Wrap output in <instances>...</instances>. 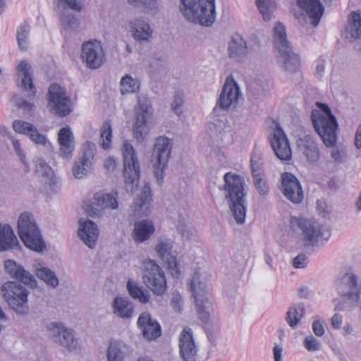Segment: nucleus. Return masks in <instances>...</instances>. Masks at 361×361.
<instances>
[{
	"label": "nucleus",
	"instance_id": "nucleus-1",
	"mask_svg": "<svg viewBox=\"0 0 361 361\" xmlns=\"http://www.w3.org/2000/svg\"><path fill=\"white\" fill-rule=\"evenodd\" d=\"M224 188L229 208L237 224H243L246 216L245 192L241 176L227 173L224 175Z\"/></svg>",
	"mask_w": 361,
	"mask_h": 361
},
{
	"label": "nucleus",
	"instance_id": "nucleus-2",
	"mask_svg": "<svg viewBox=\"0 0 361 361\" xmlns=\"http://www.w3.org/2000/svg\"><path fill=\"white\" fill-rule=\"evenodd\" d=\"M274 44L280 67L288 73L298 72L300 67V58L293 51L287 38L286 27L281 23L274 25Z\"/></svg>",
	"mask_w": 361,
	"mask_h": 361
},
{
	"label": "nucleus",
	"instance_id": "nucleus-3",
	"mask_svg": "<svg viewBox=\"0 0 361 361\" xmlns=\"http://www.w3.org/2000/svg\"><path fill=\"white\" fill-rule=\"evenodd\" d=\"M180 10L187 20L211 26L216 20L215 0H181Z\"/></svg>",
	"mask_w": 361,
	"mask_h": 361
},
{
	"label": "nucleus",
	"instance_id": "nucleus-4",
	"mask_svg": "<svg viewBox=\"0 0 361 361\" xmlns=\"http://www.w3.org/2000/svg\"><path fill=\"white\" fill-rule=\"evenodd\" d=\"M319 109L312 111V121L316 132L326 147L334 146L337 140L338 124L331 109L324 104L317 103Z\"/></svg>",
	"mask_w": 361,
	"mask_h": 361
},
{
	"label": "nucleus",
	"instance_id": "nucleus-5",
	"mask_svg": "<svg viewBox=\"0 0 361 361\" xmlns=\"http://www.w3.org/2000/svg\"><path fill=\"white\" fill-rule=\"evenodd\" d=\"M153 120V109L149 97L139 95L134 106V123L133 130L135 138L142 142L150 130Z\"/></svg>",
	"mask_w": 361,
	"mask_h": 361
},
{
	"label": "nucleus",
	"instance_id": "nucleus-6",
	"mask_svg": "<svg viewBox=\"0 0 361 361\" xmlns=\"http://www.w3.org/2000/svg\"><path fill=\"white\" fill-rule=\"evenodd\" d=\"M191 289L200 319L207 323L209 319L212 307V303L209 298L210 290L209 279L200 271L195 272L191 280Z\"/></svg>",
	"mask_w": 361,
	"mask_h": 361
},
{
	"label": "nucleus",
	"instance_id": "nucleus-7",
	"mask_svg": "<svg viewBox=\"0 0 361 361\" xmlns=\"http://www.w3.org/2000/svg\"><path fill=\"white\" fill-rule=\"evenodd\" d=\"M18 228L19 236L27 247L38 252L43 251L46 245L31 214L24 212L20 215Z\"/></svg>",
	"mask_w": 361,
	"mask_h": 361
},
{
	"label": "nucleus",
	"instance_id": "nucleus-8",
	"mask_svg": "<svg viewBox=\"0 0 361 361\" xmlns=\"http://www.w3.org/2000/svg\"><path fill=\"white\" fill-rule=\"evenodd\" d=\"M122 153L126 188L128 192L133 193L140 180V163L134 147L127 141L123 144Z\"/></svg>",
	"mask_w": 361,
	"mask_h": 361
},
{
	"label": "nucleus",
	"instance_id": "nucleus-9",
	"mask_svg": "<svg viewBox=\"0 0 361 361\" xmlns=\"http://www.w3.org/2000/svg\"><path fill=\"white\" fill-rule=\"evenodd\" d=\"M1 290L6 302L16 313L21 315L28 313L29 291L22 284L16 281H8L3 285Z\"/></svg>",
	"mask_w": 361,
	"mask_h": 361
},
{
	"label": "nucleus",
	"instance_id": "nucleus-10",
	"mask_svg": "<svg viewBox=\"0 0 361 361\" xmlns=\"http://www.w3.org/2000/svg\"><path fill=\"white\" fill-rule=\"evenodd\" d=\"M173 146V140L164 135L157 137L154 141L151 160L154 175L159 183L164 179V171L171 157Z\"/></svg>",
	"mask_w": 361,
	"mask_h": 361
},
{
	"label": "nucleus",
	"instance_id": "nucleus-11",
	"mask_svg": "<svg viewBox=\"0 0 361 361\" xmlns=\"http://www.w3.org/2000/svg\"><path fill=\"white\" fill-rule=\"evenodd\" d=\"M117 195V192H96L85 204L84 210L92 217H102L104 215L106 210H114L118 208Z\"/></svg>",
	"mask_w": 361,
	"mask_h": 361
},
{
	"label": "nucleus",
	"instance_id": "nucleus-12",
	"mask_svg": "<svg viewBox=\"0 0 361 361\" xmlns=\"http://www.w3.org/2000/svg\"><path fill=\"white\" fill-rule=\"evenodd\" d=\"M143 282L153 293L162 295L166 290V281L164 272L153 260L144 262Z\"/></svg>",
	"mask_w": 361,
	"mask_h": 361
},
{
	"label": "nucleus",
	"instance_id": "nucleus-13",
	"mask_svg": "<svg viewBox=\"0 0 361 361\" xmlns=\"http://www.w3.org/2000/svg\"><path fill=\"white\" fill-rule=\"evenodd\" d=\"M338 294L344 300L356 303L361 295V281L353 273H347L341 276L336 283Z\"/></svg>",
	"mask_w": 361,
	"mask_h": 361
},
{
	"label": "nucleus",
	"instance_id": "nucleus-14",
	"mask_svg": "<svg viewBox=\"0 0 361 361\" xmlns=\"http://www.w3.org/2000/svg\"><path fill=\"white\" fill-rule=\"evenodd\" d=\"M47 329L54 342L64 346L70 351L77 348L78 341L74 336L73 331L66 328L62 322H51L47 324Z\"/></svg>",
	"mask_w": 361,
	"mask_h": 361
},
{
	"label": "nucleus",
	"instance_id": "nucleus-15",
	"mask_svg": "<svg viewBox=\"0 0 361 361\" xmlns=\"http://www.w3.org/2000/svg\"><path fill=\"white\" fill-rule=\"evenodd\" d=\"M81 57L87 68L97 69L105 61V53L101 42L97 40L85 42L81 47Z\"/></svg>",
	"mask_w": 361,
	"mask_h": 361
},
{
	"label": "nucleus",
	"instance_id": "nucleus-16",
	"mask_svg": "<svg viewBox=\"0 0 361 361\" xmlns=\"http://www.w3.org/2000/svg\"><path fill=\"white\" fill-rule=\"evenodd\" d=\"M49 106L60 116L69 114L73 109L66 90L57 84H52L49 88Z\"/></svg>",
	"mask_w": 361,
	"mask_h": 361
},
{
	"label": "nucleus",
	"instance_id": "nucleus-17",
	"mask_svg": "<svg viewBox=\"0 0 361 361\" xmlns=\"http://www.w3.org/2000/svg\"><path fill=\"white\" fill-rule=\"evenodd\" d=\"M97 146L94 143L87 142L84 146L82 155L75 160L73 167V176L77 179L86 177L91 171L94 159Z\"/></svg>",
	"mask_w": 361,
	"mask_h": 361
},
{
	"label": "nucleus",
	"instance_id": "nucleus-18",
	"mask_svg": "<svg viewBox=\"0 0 361 361\" xmlns=\"http://www.w3.org/2000/svg\"><path fill=\"white\" fill-rule=\"evenodd\" d=\"M270 143L276 156L282 161H289L292 158L289 142L283 129L279 123L275 125L271 137Z\"/></svg>",
	"mask_w": 361,
	"mask_h": 361
},
{
	"label": "nucleus",
	"instance_id": "nucleus-19",
	"mask_svg": "<svg viewBox=\"0 0 361 361\" xmlns=\"http://www.w3.org/2000/svg\"><path fill=\"white\" fill-rule=\"evenodd\" d=\"M281 191L283 195L294 204H299L303 200V191L299 180L290 173L281 176Z\"/></svg>",
	"mask_w": 361,
	"mask_h": 361
},
{
	"label": "nucleus",
	"instance_id": "nucleus-20",
	"mask_svg": "<svg viewBox=\"0 0 361 361\" xmlns=\"http://www.w3.org/2000/svg\"><path fill=\"white\" fill-rule=\"evenodd\" d=\"M299 226L311 245H322L329 238V232L316 221L304 219L299 222Z\"/></svg>",
	"mask_w": 361,
	"mask_h": 361
},
{
	"label": "nucleus",
	"instance_id": "nucleus-21",
	"mask_svg": "<svg viewBox=\"0 0 361 361\" xmlns=\"http://www.w3.org/2000/svg\"><path fill=\"white\" fill-rule=\"evenodd\" d=\"M241 96L240 87L233 78L230 75L226 78L222 90L219 95L218 104L220 108L227 110L235 106Z\"/></svg>",
	"mask_w": 361,
	"mask_h": 361
},
{
	"label": "nucleus",
	"instance_id": "nucleus-22",
	"mask_svg": "<svg viewBox=\"0 0 361 361\" xmlns=\"http://www.w3.org/2000/svg\"><path fill=\"white\" fill-rule=\"evenodd\" d=\"M137 326L143 337L147 340H154L161 336V331L159 324L147 312L140 314Z\"/></svg>",
	"mask_w": 361,
	"mask_h": 361
},
{
	"label": "nucleus",
	"instance_id": "nucleus-23",
	"mask_svg": "<svg viewBox=\"0 0 361 361\" xmlns=\"http://www.w3.org/2000/svg\"><path fill=\"white\" fill-rule=\"evenodd\" d=\"M179 348L181 357L185 361H195L197 348L191 329H183L179 338Z\"/></svg>",
	"mask_w": 361,
	"mask_h": 361
},
{
	"label": "nucleus",
	"instance_id": "nucleus-24",
	"mask_svg": "<svg viewBox=\"0 0 361 361\" xmlns=\"http://www.w3.org/2000/svg\"><path fill=\"white\" fill-rule=\"evenodd\" d=\"M128 28L132 37L140 43L148 42L153 32L149 24L140 18L129 20Z\"/></svg>",
	"mask_w": 361,
	"mask_h": 361
},
{
	"label": "nucleus",
	"instance_id": "nucleus-25",
	"mask_svg": "<svg viewBox=\"0 0 361 361\" xmlns=\"http://www.w3.org/2000/svg\"><path fill=\"white\" fill-rule=\"evenodd\" d=\"M80 226L78 230V235L84 243L92 249L96 245L99 236V228L92 221L80 219Z\"/></svg>",
	"mask_w": 361,
	"mask_h": 361
},
{
	"label": "nucleus",
	"instance_id": "nucleus-26",
	"mask_svg": "<svg viewBox=\"0 0 361 361\" xmlns=\"http://www.w3.org/2000/svg\"><path fill=\"white\" fill-rule=\"evenodd\" d=\"M18 80H20V87L28 92L31 97L35 94V88L32 81L31 66L25 60L21 61L16 67Z\"/></svg>",
	"mask_w": 361,
	"mask_h": 361
},
{
	"label": "nucleus",
	"instance_id": "nucleus-27",
	"mask_svg": "<svg viewBox=\"0 0 361 361\" xmlns=\"http://www.w3.org/2000/svg\"><path fill=\"white\" fill-rule=\"evenodd\" d=\"M59 154L63 159H71L75 150V138L71 128H62L58 133Z\"/></svg>",
	"mask_w": 361,
	"mask_h": 361
},
{
	"label": "nucleus",
	"instance_id": "nucleus-28",
	"mask_svg": "<svg viewBox=\"0 0 361 361\" xmlns=\"http://www.w3.org/2000/svg\"><path fill=\"white\" fill-rule=\"evenodd\" d=\"M229 56L237 61H242L249 54L247 41L240 35L232 37L228 48Z\"/></svg>",
	"mask_w": 361,
	"mask_h": 361
},
{
	"label": "nucleus",
	"instance_id": "nucleus-29",
	"mask_svg": "<svg viewBox=\"0 0 361 361\" xmlns=\"http://www.w3.org/2000/svg\"><path fill=\"white\" fill-rule=\"evenodd\" d=\"M6 271L13 277L20 280L25 284L33 286L36 283L35 277L27 271L25 270L23 266L18 264L13 260H6L4 263Z\"/></svg>",
	"mask_w": 361,
	"mask_h": 361
},
{
	"label": "nucleus",
	"instance_id": "nucleus-30",
	"mask_svg": "<svg viewBox=\"0 0 361 361\" xmlns=\"http://www.w3.org/2000/svg\"><path fill=\"white\" fill-rule=\"evenodd\" d=\"M298 6L304 10L311 23L316 26L319 24L323 14L324 8L319 0H298Z\"/></svg>",
	"mask_w": 361,
	"mask_h": 361
},
{
	"label": "nucleus",
	"instance_id": "nucleus-31",
	"mask_svg": "<svg viewBox=\"0 0 361 361\" xmlns=\"http://www.w3.org/2000/svg\"><path fill=\"white\" fill-rule=\"evenodd\" d=\"M298 146L310 162H316L319 157L318 147L310 135H305L298 140Z\"/></svg>",
	"mask_w": 361,
	"mask_h": 361
},
{
	"label": "nucleus",
	"instance_id": "nucleus-32",
	"mask_svg": "<svg viewBox=\"0 0 361 361\" xmlns=\"http://www.w3.org/2000/svg\"><path fill=\"white\" fill-rule=\"evenodd\" d=\"M155 228L151 221L142 220L135 224L132 236L137 243L147 240L154 233Z\"/></svg>",
	"mask_w": 361,
	"mask_h": 361
},
{
	"label": "nucleus",
	"instance_id": "nucleus-33",
	"mask_svg": "<svg viewBox=\"0 0 361 361\" xmlns=\"http://www.w3.org/2000/svg\"><path fill=\"white\" fill-rule=\"evenodd\" d=\"M113 313L122 319L130 318L134 312L133 303L125 297L116 296L112 302Z\"/></svg>",
	"mask_w": 361,
	"mask_h": 361
},
{
	"label": "nucleus",
	"instance_id": "nucleus-34",
	"mask_svg": "<svg viewBox=\"0 0 361 361\" xmlns=\"http://www.w3.org/2000/svg\"><path fill=\"white\" fill-rule=\"evenodd\" d=\"M346 37L351 40L361 39V12L353 11L348 18Z\"/></svg>",
	"mask_w": 361,
	"mask_h": 361
},
{
	"label": "nucleus",
	"instance_id": "nucleus-35",
	"mask_svg": "<svg viewBox=\"0 0 361 361\" xmlns=\"http://www.w3.org/2000/svg\"><path fill=\"white\" fill-rule=\"evenodd\" d=\"M18 245V241L12 228L0 224V251H5Z\"/></svg>",
	"mask_w": 361,
	"mask_h": 361
},
{
	"label": "nucleus",
	"instance_id": "nucleus-36",
	"mask_svg": "<svg viewBox=\"0 0 361 361\" xmlns=\"http://www.w3.org/2000/svg\"><path fill=\"white\" fill-rule=\"evenodd\" d=\"M151 189L149 184H145L143 187L140 197L133 204V209L135 212L143 215H147L152 202Z\"/></svg>",
	"mask_w": 361,
	"mask_h": 361
},
{
	"label": "nucleus",
	"instance_id": "nucleus-37",
	"mask_svg": "<svg viewBox=\"0 0 361 361\" xmlns=\"http://www.w3.org/2000/svg\"><path fill=\"white\" fill-rule=\"evenodd\" d=\"M140 81L130 74H126L120 80V92L122 95L137 93L140 89Z\"/></svg>",
	"mask_w": 361,
	"mask_h": 361
},
{
	"label": "nucleus",
	"instance_id": "nucleus-38",
	"mask_svg": "<svg viewBox=\"0 0 361 361\" xmlns=\"http://www.w3.org/2000/svg\"><path fill=\"white\" fill-rule=\"evenodd\" d=\"M305 314V307L302 304L292 305L286 316V320L292 328H295L300 322Z\"/></svg>",
	"mask_w": 361,
	"mask_h": 361
},
{
	"label": "nucleus",
	"instance_id": "nucleus-39",
	"mask_svg": "<svg viewBox=\"0 0 361 361\" xmlns=\"http://www.w3.org/2000/svg\"><path fill=\"white\" fill-rule=\"evenodd\" d=\"M35 274L37 276L43 280L47 285L56 288L59 286V281L55 273L47 267L40 264L35 265Z\"/></svg>",
	"mask_w": 361,
	"mask_h": 361
},
{
	"label": "nucleus",
	"instance_id": "nucleus-40",
	"mask_svg": "<svg viewBox=\"0 0 361 361\" xmlns=\"http://www.w3.org/2000/svg\"><path fill=\"white\" fill-rule=\"evenodd\" d=\"M272 84L270 80L264 78H257L249 85V92L252 96L258 97L270 90Z\"/></svg>",
	"mask_w": 361,
	"mask_h": 361
},
{
	"label": "nucleus",
	"instance_id": "nucleus-41",
	"mask_svg": "<svg viewBox=\"0 0 361 361\" xmlns=\"http://www.w3.org/2000/svg\"><path fill=\"white\" fill-rule=\"evenodd\" d=\"M127 289L130 295L137 300L140 302L145 304L149 300V294L147 291H144L135 281L128 280L127 283Z\"/></svg>",
	"mask_w": 361,
	"mask_h": 361
},
{
	"label": "nucleus",
	"instance_id": "nucleus-42",
	"mask_svg": "<svg viewBox=\"0 0 361 361\" xmlns=\"http://www.w3.org/2000/svg\"><path fill=\"white\" fill-rule=\"evenodd\" d=\"M129 4L142 9L145 13L155 14L159 11L157 0H128Z\"/></svg>",
	"mask_w": 361,
	"mask_h": 361
},
{
	"label": "nucleus",
	"instance_id": "nucleus-43",
	"mask_svg": "<svg viewBox=\"0 0 361 361\" xmlns=\"http://www.w3.org/2000/svg\"><path fill=\"white\" fill-rule=\"evenodd\" d=\"M177 230L181 236L185 239H190L195 235V229L188 224L187 219L181 215L178 219Z\"/></svg>",
	"mask_w": 361,
	"mask_h": 361
},
{
	"label": "nucleus",
	"instance_id": "nucleus-44",
	"mask_svg": "<svg viewBox=\"0 0 361 361\" xmlns=\"http://www.w3.org/2000/svg\"><path fill=\"white\" fill-rule=\"evenodd\" d=\"M173 247V242L170 239H159L155 246V251L157 255L162 259L165 260L171 255V249Z\"/></svg>",
	"mask_w": 361,
	"mask_h": 361
},
{
	"label": "nucleus",
	"instance_id": "nucleus-45",
	"mask_svg": "<svg viewBox=\"0 0 361 361\" xmlns=\"http://www.w3.org/2000/svg\"><path fill=\"white\" fill-rule=\"evenodd\" d=\"M252 177L265 175L264 172V160L262 155L255 150L250 159Z\"/></svg>",
	"mask_w": 361,
	"mask_h": 361
},
{
	"label": "nucleus",
	"instance_id": "nucleus-46",
	"mask_svg": "<svg viewBox=\"0 0 361 361\" xmlns=\"http://www.w3.org/2000/svg\"><path fill=\"white\" fill-rule=\"evenodd\" d=\"M101 146L104 149H110L112 142V129L109 122H104L100 130Z\"/></svg>",
	"mask_w": 361,
	"mask_h": 361
},
{
	"label": "nucleus",
	"instance_id": "nucleus-47",
	"mask_svg": "<svg viewBox=\"0 0 361 361\" xmlns=\"http://www.w3.org/2000/svg\"><path fill=\"white\" fill-rule=\"evenodd\" d=\"M125 354L117 342H111L106 352L107 361H123Z\"/></svg>",
	"mask_w": 361,
	"mask_h": 361
},
{
	"label": "nucleus",
	"instance_id": "nucleus-48",
	"mask_svg": "<svg viewBox=\"0 0 361 361\" xmlns=\"http://www.w3.org/2000/svg\"><path fill=\"white\" fill-rule=\"evenodd\" d=\"M257 8L265 20L271 18V13L275 8L274 0H256Z\"/></svg>",
	"mask_w": 361,
	"mask_h": 361
},
{
	"label": "nucleus",
	"instance_id": "nucleus-49",
	"mask_svg": "<svg viewBox=\"0 0 361 361\" xmlns=\"http://www.w3.org/2000/svg\"><path fill=\"white\" fill-rule=\"evenodd\" d=\"M54 4L60 10L69 8L76 11H80L82 9V0H55Z\"/></svg>",
	"mask_w": 361,
	"mask_h": 361
},
{
	"label": "nucleus",
	"instance_id": "nucleus-50",
	"mask_svg": "<svg viewBox=\"0 0 361 361\" xmlns=\"http://www.w3.org/2000/svg\"><path fill=\"white\" fill-rule=\"evenodd\" d=\"M61 23L66 30H75L79 25V20L72 14L63 13L61 16Z\"/></svg>",
	"mask_w": 361,
	"mask_h": 361
},
{
	"label": "nucleus",
	"instance_id": "nucleus-51",
	"mask_svg": "<svg viewBox=\"0 0 361 361\" xmlns=\"http://www.w3.org/2000/svg\"><path fill=\"white\" fill-rule=\"evenodd\" d=\"M305 348L310 353L317 352L322 348L321 342L312 335L306 336L303 341Z\"/></svg>",
	"mask_w": 361,
	"mask_h": 361
},
{
	"label": "nucleus",
	"instance_id": "nucleus-52",
	"mask_svg": "<svg viewBox=\"0 0 361 361\" xmlns=\"http://www.w3.org/2000/svg\"><path fill=\"white\" fill-rule=\"evenodd\" d=\"M28 32L29 30L26 25H21L17 31V40L21 49H26L27 47Z\"/></svg>",
	"mask_w": 361,
	"mask_h": 361
},
{
	"label": "nucleus",
	"instance_id": "nucleus-53",
	"mask_svg": "<svg viewBox=\"0 0 361 361\" xmlns=\"http://www.w3.org/2000/svg\"><path fill=\"white\" fill-rule=\"evenodd\" d=\"M265 175L252 177L255 186L261 195H267L269 192V188L264 179Z\"/></svg>",
	"mask_w": 361,
	"mask_h": 361
},
{
	"label": "nucleus",
	"instance_id": "nucleus-54",
	"mask_svg": "<svg viewBox=\"0 0 361 361\" xmlns=\"http://www.w3.org/2000/svg\"><path fill=\"white\" fill-rule=\"evenodd\" d=\"M33 126L30 123L21 120L14 121L13 123V128L16 133L27 135L30 134V131H32Z\"/></svg>",
	"mask_w": 361,
	"mask_h": 361
},
{
	"label": "nucleus",
	"instance_id": "nucleus-55",
	"mask_svg": "<svg viewBox=\"0 0 361 361\" xmlns=\"http://www.w3.org/2000/svg\"><path fill=\"white\" fill-rule=\"evenodd\" d=\"M36 172L42 177L51 178L53 175L52 169L42 159H38L36 164Z\"/></svg>",
	"mask_w": 361,
	"mask_h": 361
},
{
	"label": "nucleus",
	"instance_id": "nucleus-56",
	"mask_svg": "<svg viewBox=\"0 0 361 361\" xmlns=\"http://www.w3.org/2000/svg\"><path fill=\"white\" fill-rule=\"evenodd\" d=\"M28 136L37 145H46L48 142L46 136L40 134L35 126L32 128V131H30Z\"/></svg>",
	"mask_w": 361,
	"mask_h": 361
},
{
	"label": "nucleus",
	"instance_id": "nucleus-57",
	"mask_svg": "<svg viewBox=\"0 0 361 361\" xmlns=\"http://www.w3.org/2000/svg\"><path fill=\"white\" fill-rule=\"evenodd\" d=\"M183 102L184 100L182 94H175L173 100L171 103V109L176 114L180 115L182 114V106Z\"/></svg>",
	"mask_w": 361,
	"mask_h": 361
},
{
	"label": "nucleus",
	"instance_id": "nucleus-58",
	"mask_svg": "<svg viewBox=\"0 0 361 361\" xmlns=\"http://www.w3.org/2000/svg\"><path fill=\"white\" fill-rule=\"evenodd\" d=\"M163 261L167 264L168 268L173 276H177L179 274L177 259L174 256L171 255Z\"/></svg>",
	"mask_w": 361,
	"mask_h": 361
},
{
	"label": "nucleus",
	"instance_id": "nucleus-59",
	"mask_svg": "<svg viewBox=\"0 0 361 361\" xmlns=\"http://www.w3.org/2000/svg\"><path fill=\"white\" fill-rule=\"evenodd\" d=\"M13 101L19 108L23 109L25 111H30L34 106L33 104L27 102L18 95L13 96Z\"/></svg>",
	"mask_w": 361,
	"mask_h": 361
},
{
	"label": "nucleus",
	"instance_id": "nucleus-60",
	"mask_svg": "<svg viewBox=\"0 0 361 361\" xmlns=\"http://www.w3.org/2000/svg\"><path fill=\"white\" fill-rule=\"evenodd\" d=\"M312 330L317 336H322L325 333L323 324L317 317H314L312 323Z\"/></svg>",
	"mask_w": 361,
	"mask_h": 361
},
{
	"label": "nucleus",
	"instance_id": "nucleus-61",
	"mask_svg": "<svg viewBox=\"0 0 361 361\" xmlns=\"http://www.w3.org/2000/svg\"><path fill=\"white\" fill-rule=\"evenodd\" d=\"M307 264V257L303 254H300L293 259V265L296 269L305 268Z\"/></svg>",
	"mask_w": 361,
	"mask_h": 361
},
{
	"label": "nucleus",
	"instance_id": "nucleus-62",
	"mask_svg": "<svg viewBox=\"0 0 361 361\" xmlns=\"http://www.w3.org/2000/svg\"><path fill=\"white\" fill-rule=\"evenodd\" d=\"M11 140L12 144L13 145V147H14V149L16 150V154L20 157L21 161L25 165H26L25 156L23 154V150H22V149L20 147V144L19 140L15 139L14 137H11Z\"/></svg>",
	"mask_w": 361,
	"mask_h": 361
},
{
	"label": "nucleus",
	"instance_id": "nucleus-63",
	"mask_svg": "<svg viewBox=\"0 0 361 361\" xmlns=\"http://www.w3.org/2000/svg\"><path fill=\"white\" fill-rule=\"evenodd\" d=\"M117 166V159L114 157H109L104 160V167L109 172L115 171Z\"/></svg>",
	"mask_w": 361,
	"mask_h": 361
},
{
	"label": "nucleus",
	"instance_id": "nucleus-64",
	"mask_svg": "<svg viewBox=\"0 0 361 361\" xmlns=\"http://www.w3.org/2000/svg\"><path fill=\"white\" fill-rule=\"evenodd\" d=\"M325 73V64L323 61L318 62L316 66L314 75L318 78H322Z\"/></svg>",
	"mask_w": 361,
	"mask_h": 361
}]
</instances>
